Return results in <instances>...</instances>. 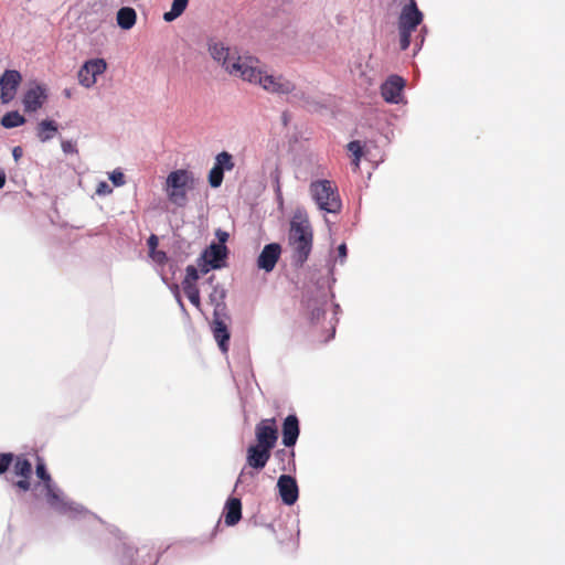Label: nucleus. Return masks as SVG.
<instances>
[{"label":"nucleus","mask_w":565,"mask_h":565,"mask_svg":"<svg viewBox=\"0 0 565 565\" xmlns=\"http://www.w3.org/2000/svg\"><path fill=\"white\" fill-rule=\"evenodd\" d=\"M244 82L259 85L264 90L277 94H292L295 99L302 102L310 109H316L318 104L307 96L303 92L296 90L295 84L282 75L268 74L262 68L260 61L256 57V63L247 65Z\"/></svg>","instance_id":"obj_1"},{"label":"nucleus","mask_w":565,"mask_h":565,"mask_svg":"<svg viewBox=\"0 0 565 565\" xmlns=\"http://www.w3.org/2000/svg\"><path fill=\"white\" fill-rule=\"evenodd\" d=\"M35 472L39 479L44 482L46 502L53 510L73 519L92 518L98 520L95 514L90 513L82 504L68 500L65 497L63 491L52 481L46 466L42 460H38Z\"/></svg>","instance_id":"obj_2"},{"label":"nucleus","mask_w":565,"mask_h":565,"mask_svg":"<svg viewBox=\"0 0 565 565\" xmlns=\"http://www.w3.org/2000/svg\"><path fill=\"white\" fill-rule=\"evenodd\" d=\"M207 51L212 60L217 63L224 72L233 77L244 79L247 65L256 63V57L252 55L242 56L236 49L226 45L222 41L209 40Z\"/></svg>","instance_id":"obj_3"},{"label":"nucleus","mask_w":565,"mask_h":565,"mask_svg":"<svg viewBox=\"0 0 565 565\" xmlns=\"http://www.w3.org/2000/svg\"><path fill=\"white\" fill-rule=\"evenodd\" d=\"M288 244L291 249V265L301 268L308 260L313 246V230L307 217L291 220Z\"/></svg>","instance_id":"obj_4"},{"label":"nucleus","mask_w":565,"mask_h":565,"mask_svg":"<svg viewBox=\"0 0 565 565\" xmlns=\"http://www.w3.org/2000/svg\"><path fill=\"white\" fill-rule=\"evenodd\" d=\"M329 292L330 286L326 279L318 280L312 286H307L302 303L311 322L319 321L324 316Z\"/></svg>","instance_id":"obj_5"},{"label":"nucleus","mask_w":565,"mask_h":565,"mask_svg":"<svg viewBox=\"0 0 565 565\" xmlns=\"http://www.w3.org/2000/svg\"><path fill=\"white\" fill-rule=\"evenodd\" d=\"M310 194L319 210L330 214L341 211L342 202L338 188L329 180H316L310 184Z\"/></svg>","instance_id":"obj_6"},{"label":"nucleus","mask_w":565,"mask_h":565,"mask_svg":"<svg viewBox=\"0 0 565 565\" xmlns=\"http://www.w3.org/2000/svg\"><path fill=\"white\" fill-rule=\"evenodd\" d=\"M193 183V173L185 169L171 171L166 179V193L169 201L179 207L188 203V189Z\"/></svg>","instance_id":"obj_7"},{"label":"nucleus","mask_w":565,"mask_h":565,"mask_svg":"<svg viewBox=\"0 0 565 565\" xmlns=\"http://www.w3.org/2000/svg\"><path fill=\"white\" fill-rule=\"evenodd\" d=\"M107 68L104 58H92L86 61L78 71V82L82 86L90 88L95 85L97 76L103 74Z\"/></svg>","instance_id":"obj_8"},{"label":"nucleus","mask_w":565,"mask_h":565,"mask_svg":"<svg viewBox=\"0 0 565 565\" xmlns=\"http://www.w3.org/2000/svg\"><path fill=\"white\" fill-rule=\"evenodd\" d=\"M21 82V73L17 70H6L0 76V99L3 105H7L14 99Z\"/></svg>","instance_id":"obj_9"},{"label":"nucleus","mask_w":565,"mask_h":565,"mask_svg":"<svg viewBox=\"0 0 565 565\" xmlns=\"http://www.w3.org/2000/svg\"><path fill=\"white\" fill-rule=\"evenodd\" d=\"M256 444L258 446L273 449L278 439V429L276 427V420L262 419L255 428Z\"/></svg>","instance_id":"obj_10"},{"label":"nucleus","mask_w":565,"mask_h":565,"mask_svg":"<svg viewBox=\"0 0 565 565\" xmlns=\"http://www.w3.org/2000/svg\"><path fill=\"white\" fill-rule=\"evenodd\" d=\"M424 14L418 9L415 0H409L405 4L398 17V30L415 31L416 28L423 22Z\"/></svg>","instance_id":"obj_11"},{"label":"nucleus","mask_w":565,"mask_h":565,"mask_svg":"<svg viewBox=\"0 0 565 565\" xmlns=\"http://www.w3.org/2000/svg\"><path fill=\"white\" fill-rule=\"evenodd\" d=\"M47 99L46 87L42 84H32L23 94L22 104L25 113H35L41 109Z\"/></svg>","instance_id":"obj_12"},{"label":"nucleus","mask_w":565,"mask_h":565,"mask_svg":"<svg viewBox=\"0 0 565 565\" xmlns=\"http://www.w3.org/2000/svg\"><path fill=\"white\" fill-rule=\"evenodd\" d=\"M406 85L405 79L399 75H390L381 85V95L386 103L398 104L402 100V93Z\"/></svg>","instance_id":"obj_13"},{"label":"nucleus","mask_w":565,"mask_h":565,"mask_svg":"<svg viewBox=\"0 0 565 565\" xmlns=\"http://www.w3.org/2000/svg\"><path fill=\"white\" fill-rule=\"evenodd\" d=\"M277 489L284 504L292 505L299 497L296 479L290 475H281L277 480Z\"/></svg>","instance_id":"obj_14"},{"label":"nucleus","mask_w":565,"mask_h":565,"mask_svg":"<svg viewBox=\"0 0 565 565\" xmlns=\"http://www.w3.org/2000/svg\"><path fill=\"white\" fill-rule=\"evenodd\" d=\"M281 254V246L278 243H269L264 246L257 258V267L270 273L274 270Z\"/></svg>","instance_id":"obj_15"},{"label":"nucleus","mask_w":565,"mask_h":565,"mask_svg":"<svg viewBox=\"0 0 565 565\" xmlns=\"http://www.w3.org/2000/svg\"><path fill=\"white\" fill-rule=\"evenodd\" d=\"M271 450L258 445H250L247 448L246 462L247 465L259 471L264 469L270 458Z\"/></svg>","instance_id":"obj_16"},{"label":"nucleus","mask_w":565,"mask_h":565,"mask_svg":"<svg viewBox=\"0 0 565 565\" xmlns=\"http://www.w3.org/2000/svg\"><path fill=\"white\" fill-rule=\"evenodd\" d=\"M203 258H206V263L210 264V267H215V269H221L225 266V259L227 257V247L224 244L212 243L209 247H206L201 254Z\"/></svg>","instance_id":"obj_17"},{"label":"nucleus","mask_w":565,"mask_h":565,"mask_svg":"<svg viewBox=\"0 0 565 565\" xmlns=\"http://www.w3.org/2000/svg\"><path fill=\"white\" fill-rule=\"evenodd\" d=\"M300 434L299 419L295 414L288 415L282 423V444L285 447H294Z\"/></svg>","instance_id":"obj_18"},{"label":"nucleus","mask_w":565,"mask_h":565,"mask_svg":"<svg viewBox=\"0 0 565 565\" xmlns=\"http://www.w3.org/2000/svg\"><path fill=\"white\" fill-rule=\"evenodd\" d=\"M227 321H212L211 330L220 350L223 353L228 351L231 332L227 327Z\"/></svg>","instance_id":"obj_19"},{"label":"nucleus","mask_w":565,"mask_h":565,"mask_svg":"<svg viewBox=\"0 0 565 565\" xmlns=\"http://www.w3.org/2000/svg\"><path fill=\"white\" fill-rule=\"evenodd\" d=\"M225 524L233 526L242 519V502L238 498H228L224 507Z\"/></svg>","instance_id":"obj_20"},{"label":"nucleus","mask_w":565,"mask_h":565,"mask_svg":"<svg viewBox=\"0 0 565 565\" xmlns=\"http://www.w3.org/2000/svg\"><path fill=\"white\" fill-rule=\"evenodd\" d=\"M58 126L52 119H44L38 124L36 137L41 142H47L57 132Z\"/></svg>","instance_id":"obj_21"},{"label":"nucleus","mask_w":565,"mask_h":565,"mask_svg":"<svg viewBox=\"0 0 565 565\" xmlns=\"http://www.w3.org/2000/svg\"><path fill=\"white\" fill-rule=\"evenodd\" d=\"M117 23L122 30H130L137 20L135 9L130 7H122L117 11Z\"/></svg>","instance_id":"obj_22"},{"label":"nucleus","mask_w":565,"mask_h":565,"mask_svg":"<svg viewBox=\"0 0 565 565\" xmlns=\"http://www.w3.org/2000/svg\"><path fill=\"white\" fill-rule=\"evenodd\" d=\"M189 0H173L171 9L163 14L166 22H172L179 18L186 9Z\"/></svg>","instance_id":"obj_23"},{"label":"nucleus","mask_w":565,"mask_h":565,"mask_svg":"<svg viewBox=\"0 0 565 565\" xmlns=\"http://www.w3.org/2000/svg\"><path fill=\"white\" fill-rule=\"evenodd\" d=\"M25 122V118L17 110L8 111L1 118V126L11 129L22 126Z\"/></svg>","instance_id":"obj_24"},{"label":"nucleus","mask_w":565,"mask_h":565,"mask_svg":"<svg viewBox=\"0 0 565 565\" xmlns=\"http://www.w3.org/2000/svg\"><path fill=\"white\" fill-rule=\"evenodd\" d=\"M223 173L232 171L235 167L233 156L227 151H222L215 156L214 164Z\"/></svg>","instance_id":"obj_25"},{"label":"nucleus","mask_w":565,"mask_h":565,"mask_svg":"<svg viewBox=\"0 0 565 565\" xmlns=\"http://www.w3.org/2000/svg\"><path fill=\"white\" fill-rule=\"evenodd\" d=\"M226 295L227 291L222 285H213L212 291L209 295V301L212 306L225 303Z\"/></svg>","instance_id":"obj_26"},{"label":"nucleus","mask_w":565,"mask_h":565,"mask_svg":"<svg viewBox=\"0 0 565 565\" xmlns=\"http://www.w3.org/2000/svg\"><path fill=\"white\" fill-rule=\"evenodd\" d=\"M14 472L22 478H30L32 465L28 459L18 458L14 463Z\"/></svg>","instance_id":"obj_27"},{"label":"nucleus","mask_w":565,"mask_h":565,"mask_svg":"<svg viewBox=\"0 0 565 565\" xmlns=\"http://www.w3.org/2000/svg\"><path fill=\"white\" fill-rule=\"evenodd\" d=\"M184 294L186 295L190 302L196 307L198 309H201V300H200V291L195 285H189L182 286Z\"/></svg>","instance_id":"obj_28"},{"label":"nucleus","mask_w":565,"mask_h":565,"mask_svg":"<svg viewBox=\"0 0 565 565\" xmlns=\"http://www.w3.org/2000/svg\"><path fill=\"white\" fill-rule=\"evenodd\" d=\"M209 183L212 188L216 189L220 188L223 183L224 173L218 170L215 166L212 167V169L209 172Z\"/></svg>","instance_id":"obj_29"},{"label":"nucleus","mask_w":565,"mask_h":565,"mask_svg":"<svg viewBox=\"0 0 565 565\" xmlns=\"http://www.w3.org/2000/svg\"><path fill=\"white\" fill-rule=\"evenodd\" d=\"M213 320L212 321H230L226 303L213 306Z\"/></svg>","instance_id":"obj_30"},{"label":"nucleus","mask_w":565,"mask_h":565,"mask_svg":"<svg viewBox=\"0 0 565 565\" xmlns=\"http://www.w3.org/2000/svg\"><path fill=\"white\" fill-rule=\"evenodd\" d=\"M199 279V270L195 266L189 265L185 268V278L182 281V286L194 285V282Z\"/></svg>","instance_id":"obj_31"},{"label":"nucleus","mask_w":565,"mask_h":565,"mask_svg":"<svg viewBox=\"0 0 565 565\" xmlns=\"http://www.w3.org/2000/svg\"><path fill=\"white\" fill-rule=\"evenodd\" d=\"M14 459V455L11 452L0 454V475H3L10 468L12 461Z\"/></svg>","instance_id":"obj_32"},{"label":"nucleus","mask_w":565,"mask_h":565,"mask_svg":"<svg viewBox=\"0 0 565 565\" xmlns=\"http://www.w3.org/2000/svg\"><path fill=\"white\" fill-rule=\"evenodd\" d=\"M137 553V550H135L131 546H128L126 544L122 545V564L126 565V562H128V565H135L134 564V557Z\"/></svg>","instance_id":"obj_33"},{"label":"nucleus","mask_w":565,"mask_h":565,"mask_svg":"<svg viewBox=\"0 0 565 565\" xmlns=\"http://www.w3.org/2000/svg\"><path fill=\"white\" fill-rule=\"evenodd\" d=\"M348 150L355 157V161H360L363 149L359 140H353L348 143Z\"/></svg>","instance_id":"obj_34"},{"label":"nucleus","mask_w":565,"mask_h":565,"mask_svg":"<svg viewBox=\"0 0 565 565\" xmlns=\"http://www.w3.org/2000/svg\"><path fill=\"white\" fill-rule=\"evenodd\" d=\"M399 31V46L402 51H406L411 45V38L413 31L398 30Z\"/></svg>","instance_id":"obj_35"},{"label":"nucleus","mask_w":565,"mask_h":565,"mask_svg":"<svg viewBox=\"0 0 565 565\" xmlns=\"http://www.w3.org/2000/svg\"><path fill=\"white\" fill-rule=\"evenodd\" d=\"M109 179L114 185L120 186L125 184V175L121 171L115 170L109 174Z\"/></svg>","instance_id":"obj_36"},{"label":"nucleus","mask_w":565,"mask_h":565,"mask_svg":"<svg viewBox=\"0 0 565 565\" xmlns=\"http://www.w3.org/2000/svg\"><path fill=\"white\" fill-rule=\"evenodd\" d=\"M111 192H113V188L106 181H100L97 184V188H96V191H95V193L97 195H99V196L108 195Z\"/></svg>","instance_id":"obj_37"},{"label":"nucleus","mask_w":565,"mask_h":565,"mask_svg":"<svg viewBox=\"0 0 565 565\" xmlns=\"http://www.w3.org/2000/svg\"><path fill=\"white\" fill-rule=\"evenodd\" d=\"M149 256L158 264H163L167 262L168 257H167V253L163 252V250H153L151 253H149Z\"/></svg>","instance_id":"obj_38"},{"label":"nucleus","mask_w":565,"mask_h":565,"mask_svg":"<svg viewBox=\"0 0 565 565\" xmlns=\"http://www.w3.org/2000/svg\"><path fill=\"white\" fill-rule=\"evenodd\" d=\"M206 260L207 259L203 258L202 255L198 258V266L203 274H207L211 269H215V267H210V264H207Z\"/></svg>","instance_id":"obj_39"},{"label":"nucleus","mask_w":565,"mask_h":565,"mask_svg":"<svg viewBox=\"0 0 565 565\" xmlns=\"http://www.w3.org/2000/svg\"><path fill=\"white\" fill-rule=\"evenodd\" d=\"M61 147L64 153L77 152L75 145L71 140L62 141Z\"/></svg>","instance_id":"obj_40"},{"label":"nucleus","mask_w":565,"mask_h":565,"mask_svg":"<svg viewBox=\"0 0 565 565\" xmlns=\"http://www.w3.org/2000/svg\"><path fill=\"white\" fill-rule=\"evenodd\" d=\"M246 477H250V478H254L255 477V472L253 471H246L245 469H243L237 478V481H236V484H235V488H237L241 483L244 482V479Z\"/></svg>","instance_id":"obj_41"},{"label":"nucleus","mask_w":565,"mask_h":565,"mask_svg":"<svg viewBox=\"0 0 565 565\" xmlns=\"http://www.w3.org/2000/svg\"><path fill=\"white\" fill-rule=\"evenodd\" d=\"M158 243H159L158 236L154 234H151L147 242L148 247H149V253L157 249Z\"/></svg>","instance_id":"obj_42"},{"label":"nucleus","mask_w":565,"mask_h":565,"mask_svg":"<svg viewBox=\"0 0 565 565\" xmlns=\"http://www.w3.org/2000/svg\"><path fill=\"white\" fill-rule=\"evenodd\" d=\"M347 256H348V248H347V245L344 243H342L338 246V257H339L341 264L345 260Z\"/></svg>","instance_id":"obj_43"},{"label":"nucleus","mask_w":565,"mask_h":565,"mask_svg":"<svg viewBox=\"0 0 565 565\" xmlns=\"http://www.w3.org/2000/svg\"><path fill=\"white\" fill-rule=\"evenodd\" d=\"M15 487H18L22 491H29L30 490V481L29 478H23L14 483Z\"/></svg>","instance_id":"obj_44"},{"label":"nucleus","mask_w":565,"mask_h":565,"mask_svg":"<svg viewBox=\"0 0 565 565\" xmlns=\"http://www.w3.org/2000/svg\"><path fill=\"white\" fill-rule=\"evenodd\" d=\"M215 236L217 237L218 239V243L217 244H224L225 245V242L227 241L228 238V233L222 231V230H217L215 232Z\"/></svg>","instance_id":"obj_45"},{"label":"nucleus","mask_w":565,"mask_h":565,"mask_svg":"<svg viewBox=\"0 0 565 565\" xmlns=\"http://www.w3.org/2000/svg\"><path fill=\"white\" fill-rule=\"evenodd\" d=\"M12 156L15 161H18L23 156V150L20 146H17L12 150Z\"/></svg>","instance_id":"obj_46"},{"label":"nucleus","mask_w":565,"mask_h":565,"mask_svg":"<svg viewBox=\"0 0 565 565\" xmlns=\"http://www.w3.org/2000/svg\"><path fill=\"white\" fill-rule=\"evenodd\" d=\"M276 456L281 458V459H285L286 456H289L290 458H294L295 456V452L294 451H290V452H287L286 450L284 449H280L276 452Z\"/></svg>","instance_id":"obj_47"},{"label":"nucleus","mask_w":565,"mask_h":565,"mask_svg":"<svg viewBox=\"0 0 565 565\" xmlns=\"http://www.w3.org/2000/svg\"><path fill=\"white\" fill-rule=\"evenodd\" d=\"M276 194H277V199L278 200H281V190H280V184H279V180H278V177H276Z\"/></svg>","instance_id":"obj_48"},{"label":"nucleus","mask_w":565,"mask_h":565,"mask_svg":"<svg viewBox=\"0 0 565 565\" xmlns=\"http://www.w3.org/2000/svg\"><path fill=\"white\" fill-rule=\"evenodd\" d=\"M6 184V173L0 169V189H2Z\"/></svg>","instance_id":"obj_49"},{"label":"nucleus","mask_w":565,"mask_h":565,"mask_svg":"<svg viewBox=\"0 0 565 565\" xmlns=\"http://www.w3.org/2000/svg\"><path fill=\"white\" fill-rule=\"evenodd\" d=\"M426 32H427L426 26H423V28L420 29V33H422V35H423L422 41H420V44H422V43H423V41H424V35H425V33H426Z\"/></svg>","instance_id":"obj_50"},{"label":"nucleus","mask_w":565,"mask_h":565,"mask_svg":"<svg viewBox=\"0 0 565 565\" xmlns=\"http://www.w3.org/2000/svg\"><path fill=\"white\" fill-rule=\"evenodd\" d=\"M287 121H288V116L286 113L282 114V122L284 125H287Z\"/></svg>","instance_id":"obj_51"},{"label":"nucleus","mask_w":565,"mask_h":565,"mask_svg":"<svg viewBox=\"0 0 565 565\" xmlns=\"http://www.w3.org/2000/svg\"><path fill=\"white\" fill-rule=\"evenodd\" d=\"M214 278H215L214 276L209 277L207 282L210 285H213Z\"/></svg>","instance_id":"obj_52"},{"label":"nucleus","mask_w":565,"mask_h":565,"mask_svg":"<svg viewBox=\"0 0 565 565\" xmlns=\"http://www.w3.org/2000/svg\"><path fill=\"white\" fill-rule=\"evenodd\" d=\"M178 302H179L180 307L182 309H184V305H183V302H182V300H181V298L179 296H178Z\"/></svg>","instance_id":"obj_53"},{"label":"nucleus","mask_w":565,"mask_h":565,"mask_svg":"<svg viewBox=\"0 0 565 565\" xmlns=\"http://www.w3.org/2000/svg\"><path fill=\"white\" fill-rule=\"evenodd\" d=\"M353 164L355 166V168H359L360 161H355V159H354Z\"/></svg>","instance_id":"obj_54"},{"label":"nucleus","mask_w":565,"mask_h":565,"mask_svg":"<svg viewBox=\"0 0 565 565\" xmlns=\"http://www.w3.org/2000/svg\"><path fill=\"white\" fill-rule=\"evenodd\" d=\"M64 93H65V95H66L67 97H70V96H71V93H70V90H68V89H65V92H64Z\"/></svg>","instance_id":"obj_55"},{"label":"nucleus","mask_w":565,"mask_h":565,"mask_svg":"<svg viewBox=\"0 0 565 565\" xmlns=\"http://www.w3.org/2000/svg\"><path fill=\"white\" fill-rule=\"evenodd\" d=\"M334 333H335V329H334V328H332V333H331L330 338H333V337H334Z\"/></svg>","instance_id":"obj_56"},{"label":"nucleus","mask_w":565,"mask_h":565,"mask_svg":"<svg viewBox=\"0 0 565 565\" xmlns=\"http://www.w3.org/2000/svg\"><path fill=\"white\" fill-rule=\"evenodd\" d=\"M334 309H335V312H337L338 310H340V306L339 305H334Z\"/></svg>","instance_id":"obj_57"},{"label":"nucleus","mask_w":565,"mask_h":565,"mask_svg":"<svg viewBox=\"0 0 565 565\" xmlns=\"http://www.w3.org/2000/svg\"><path fill=\"white\" fill-rule=\"evenodd\" d=\"M292 466H296L295 459L291 458Z\"/></svg>","instance_id":"obj_58"},{"label":"nucleus","mask_w":565,"mask_h":565,"mask_svg":"<svg viewBox=\"0 0 565 565\" xmlns=\"http://www.w3.org/2000/svg\"><path fill=\"white\" fill-rule=\"evenodd\" d=\"M292 466H296L295 459L291 458Z\"/></svg>","instance_id":"obj_59"}]
</instances>
